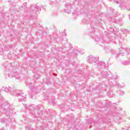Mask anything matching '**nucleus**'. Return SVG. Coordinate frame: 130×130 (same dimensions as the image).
I'll use <instances>...</instances> for the list:
<instances>
[{
    "label": "nucleus",
    "mask_w": 130,
    "mask_h": 130,
    "mask_svg": "<svg viewBox=\"0 0 130 130\" xmlns=\"http://www.w3.org/2000/svg\"><path fill=\"white\" fill-rule=\"evenodd\" d=\"M97 58L92 55L88 57V61L90 63H93V62H96V61H97Z\"/></svg>",
    "instance_id": "1"
},
{
    "label": "nucleus",
    "mask_w": 130,
    "mask_h": 130,
    "mask_svg": "<svg viewBox=\"0 0 130 130\" xmlns=\"http://www.w3.org/2000/svg\"><path fill=\"white\" fill-rule=\"evenodd\" d=\"M106 64L103 61H100L98 63V68H105Z\"/></svg>",
    "instance_id": "2"
},
{
    "label": "nucleus",
    "mask_w": 130,
    "mask_h": 130,
    "mask_svg": "<svg viewBox=\"0 0 130 130\" xmlns=\"http://www.w3.org/2000/svg\"><path fill=\"white\" fill-rule=\"evenodd\" d=\"M102 75H103V77L104 78H108V72L104 71L102 73Z\"/></svg>",
    "instance_id": "3"
},
{
    "label": "nucleus",
    "mask_w": 130,
    "mask_h": 130,
    "mask_svg": "<svg viewBox=\"0 0 130 130\" xmlns=\"http://www.w3.org/2000/svg\"><path fill=\"white\" fill-rule=\"evenodd\" d=\"M10 88H9V91L10 92H13V93H12V94H15V92H16V89H14V88H11V87H9Z\"/></svg>",
    "instance_id": "4"
},
{
    "label": "nucleus",
    "mask_w": 130,
    "mask_h": 130,
    "mask_svg": "<svg viewBox=\"0 0 130 130\" xmlns=\"http://www.w3.org/2000/svg\"><path fill=\"white\" fill-rule=\"evenodd\" d=\"M67 5H68V7L67 5H66V8H67V9H71V8H72V6H71V4H67Z\"/></svg>",
    "instance_id": "5"
},
{
    "label": "nucleus",
    "mask_w": 130,
    "mask_h": 130,
    "mask_svg": "<svg viewBox=\"0 0 130 130\" xmlns=\"http://www.w3.org/2000/svg\"><path fill=\"white\" fill-rule=\"evenodd\" d=\"M17 96H22V97H25V95H24V93H17L16 94Z\"/></svg>",
    "instance_id": "6"
},
{
    "label": "nucleus",
    "mask_w": 130,
    "mask_h": 130,
    "mask_svg": "<svg viewBox=\"0 0 130 130\" xmlns=\"http://www.w3.org/2000/svg\"><path fill=\"white\" fill-rule=\"evenodd\" d=\"M16 73H14V72H11L10 73V75L12 76V77H16Z\"/></svg>",
    "instance_id": "7"
},
{
    "label": "nucleus",
    "mask_w": 130,
    "mask_h": 130,
    "mask_svg": "<svg viewBox=\"0 0 130 130\" xmlns=\"http://www.w3.org/2000/svg\"><path fill=\"white\" fill-rule=\"evenodd\" d=\"M65 13H66L67 14H70V13H71V10L69 9H66Z\"/></svg>",
    "instance_id": "8"
},
{
    "label": "nucleus",
    "mask_w": 130,
    "mask_h": 130,
    "mask_svg": "<svg viewBox=\"0 0 130 130\" xmlns=\"http://www.w3.org/2000/svg\"><path fill=\"white\" fill-rule=\"evenodd\" d=\"M39 11V6H36L35 12H38Z\"/></svg>",
    "instance_id": "9"
},
{
    "label": "nucleus",
    "mask_w": 130,
    "mask_h": 130,
    "mask_svg": "<svg viewBox=\"0 0 130 130\" xmlns=\"http://www.w3.org/2000/svg\"><path fill=\"white\" fill-rule=\"evenodd\" d=\"M22 7L24 8V9L26 8L27 7V4L26 3H23L22 4Z\"/></svg>",
    "instance_id": "10"
},
{
    "label": "nucleus",
    "mask_w": 130,
    "mask_h": 130,
    "mask_svg": "<svg viewBox=\"0 0 130 130\" xmlns=\"http://www.w3.org/2000/svg\"><path fill=\"white\" fill-rule=\"evenodd\" d=\"M26 130H31V129H32V128L29 126H27L26 127Z\"/></svg>",
    "instance_id": "11"
},
{
    "label": "nucleus",
    "mask_w": 130,
    "mask_h": 130,
    "mask_svg": "<svg viewBox=\"0 0 130 130\" xmlns=\"http://www.w3.org/2000/svg\"><path fill=\"white\" fill-rule=\"evenodd\" d=\"M123 94H124V91H122V95H123Z\"/></svg>",
    "instance_id": "12"
},
{
    "label": "nucleus",
    "mask_w": 130,
    "mask_h": 130,
    "mask_svg": "<svg viewBox=\"0 0 130 130\" xmlns=\"http://www.w3.org/2000/svg\"><path fill=\"white\" fill-rule=\"evenodd\" d=\"M117 3V4H118V2H116Z\"/></svg>",
    "instance_id": "13"
}]
</instances>
